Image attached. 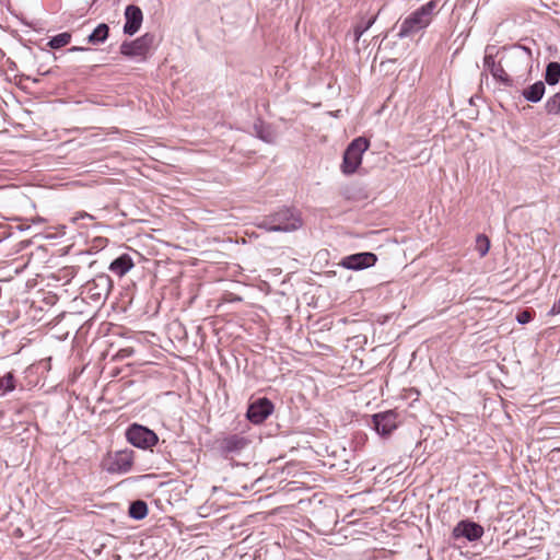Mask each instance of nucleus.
Listing matches in <instances>:
<instances>
[{
	"instance_id": "obj_1",
	"label": "nucleus",
	"mask_w": 560,
	"mask_h": 560,
	"mask_svg": "<svg viewBox=\"0 0 560 560\" xmlns=\"http://www.w3.org/2000/svg\"><path fill=\"white\" fill-rule=\"evenodd\" d=\"M438 7L436 0H430L411 12L401 21L397 36L399 38L410 37L427 28L439 13Z\"/></svg>"
},
{
	"instance_id": "obj_2",
	"label": "nucleus",
	"mask_w": 560,
	"mask_h": 560,
	"mask_svg": "<svg viewBox=\"0 0 560 560\" xmlns=\"http://www.w3.org/2000/svg\"><path fill=\"white\" fill-rule=\"evenodd\" d=\"M303 220L301 213L289 207H282L276 212L266 215L258 224L268 232H293L301 229Z\"/></svg>"
},
{
	"instance_id": "obj_3",
	"label": "nucleus",
	"mask_w": 560,
	"mask_h": 560,
	"mask_svg": "<svg viewBox=\"0 0 560 560\" xmlns=\"http://www.w3.org/2000/svg\"><path fill=\"white\" fill-rule=\"evenodd\" d=\"M532 60L530 48L523 45H515L510 50H506L501 58L508 70L516 79L525 81L523 72H529Z\"/></svg>"
},
{
	"instance_id": "obj_4",
	"label": "nucleus",
	"mask_w": 560,
	"mask_h": 560,
	"mask_svg": "<svg viewBox=\"0 0 560 560\" xmlns=\"http://www.w3.org/2000/svg\"><path fill=\"white\" fill-rule=\"evenodd\" d=\"M370 141L364 137H358L350 142L343 153L341 171L343 174H353L362 163V155L369 149Z\"/></svg>"
},
{
	"instance_id": "obj_5",
	"label": "nucleus",
	"mask_w": 560,
	"mask_h": 560,
	"mask_svg": "<svg viewBox=\"0 0 560 560\" xmlns=\"http://www.w3.org/2000/svg\"><path fill=\"white\" fill-rule=\"evenodd\" d=\"M154 35L145 33L131 42H124L120 45V54L128 58H140L144 60L154 44Z\"/></svg>"
},
{
	"instance_id": "obj_6",
	"label": "nucleus",
	"mask_w": 560,
	"mask_h": 560,
	"mask_svg": "<svg viewBox=\"0 0 560 560\" xmlns=\"http://www.w3.org/2000/svg\"><path fill=\"white\" fill-rule=\"evenodd\" d=\"M250 443V440L243 434H228L217 441V448L223 457L240 454Z\"/></svg>"
},
{
	"instance_id": "obj_7",
	"label": "nucleus",
	"mask_w": 560,
	"mask_h": 560,
	"mask_svg": "<svg viewBox=\"0 0 560 560\" xmlns=\"http://www.w3.org/2000/svg\"><path fill=\"white\" fill-rule=\"evenodd\" d=\"M126 438L130 444L139 448H150L159 441L152 430L136 423L128 428Z\"/></svg>"
},
{
	"instance_id": "obj_8",
	"label": "nucleus",
	"mask_w": 560,
	"mask_h": 560,
	"mask_svg": "<svg viewBox=\"0 0 560 560\" xmlns=\"http://www.w3.org/2000/svg\"><path fill=\"white\" fill-rule=\"evenodd\" d=\"M273 409L271 400L261 397L249 404L246 417L252 423L260 424L273 412Z\"/></svg>"
},
{
	"instance_id": "obj_9",
	"label": "nucleus",
	"mask_w": 560,
	"mask_h": 560,
	"mask_svg": "<svg viewBox=\"0 0 560 560\" xmlns=\"http://www.w3.org/2000/svg\"><path fill=\"white\" fill-rule=\"evenodd\" d=\"M377 261V256L371 252L357 253L345 256L340 266L349 270H363L373 267Z\"/></svg>"
},
{
	"instance_id": "obj_10",
	"label": "nucleus",
	"mask_w": 560,
	"mask_h": 560,
	"mask_svg": "<svg viewBox=\"0 0 560 560\" xmlns=\"http://www.w3.org/2000/svg\"><path fill=\"white\" fill-rule=\"evenodd\" d=\"M372 423L380 435H389L397 428V413L393 410L375 413Z\"/></svg>"
},
{
	"instance_id": "obj_11",
	"label": "nucleus",
	"mask_w": 560,
	"mask_h": 560,
	"mask_svg": "<svg viewBox=\"0 0 560 560\" xmlns=\"http://www.w3.org/2000/svg\"><path fill=\"white\" fill-rule=\"evenodd\" d=\"M482 535V526L471 521H460L453 529V537L455 539L466 538L468 541H474Z\"/></svg>"
},
{
	"instance_id": "obj_12",
	"label": "nucleus",
	"mask_w": 560,
	"mask_h": 560,
	"mask_svg": "<svg viewBox=\"0 0 560 560\" xmlns=\"http://www.w3.org/2000/svg\"><path fill=\"white\" fill-rule=\"evenodd\" d=\"M125 25L124 33L132 36L135 35L141 27L143 21V13L138 5L129 4L125 9Z\"/></svg>"
},
{
	"instance_id": "obj_13",
	"label": "nucleus",
	"mask_w": 560,
	"mask_h": 560,
	"mask_svg": "<svg viewBox=\"0 0 560 560\" xmlns=\"http://www.w3.org/2000/svg\"><path fill=\"white\" fill-rule=\"evenodd\" d=\"M112 289V280L106 275H100L88 284V290L96 301L106 298Z\"/></svg>"
},
{
	"instance_id": "obj_14",
	"label": "nucleus",
	"mask_w": 560,
	"mask_h": 560,
	"mask_svg": "<svg viewBox=\"0 0 560 560\" xmlns=\"http://www.w3.org/2000/svg\"><path fill=\"white\" fill-rule=\"evenodd\" d=\"M133 266H135V264H133V260L130 257V255L122 254L110 262L108 269L114 275L121 278L127 272H129L133 268Z\"/></svg>"
},
{
	"instance_id": "obj_15",
	"label": "nucleus",
	"mask_w": 560,
	"mask_h": 560,
	"mask_svg": "<svg viewBox=\"0 0 560 560\" xmlns=\"http://www.w3.org/2000/svg\"><path fill=\"white\" fill-rule=\"evenodd\" d=\"M545 90V83L542 81H537L533 85L524 89L522 95L526 101L537 103L542 98Z\"/></svg>"
},
{
	"instance_id": "obj_16",
	"label": "nucleus",
	"mask_w": 560,
	"mask_h": 560,
	"mask_svg": "<svg viewBox=\"0 0 560 560\" xmlns=\"http://www.w3.org/2000/svg\"><path fill=\"white\" fill-rule=\"evenodd\" d=\"M502 62L500 60L489 72L505 86H513L515 84L514 79L506 72Z\"/></svg>"
},
{
	"instance_id": "obj_17",
	"label": "nucleus",
	"mask_w": 560,
	"mask_h": 560,
	"mask_svg": "<svg viewBox=\"0 0 560 560\" xmlns=\"http://www.w3.org/2000/svg\"><path fill=\"white\" fill-rule=\"evenodd\" d=\"M132 463L133 459L130 453H118L113 462V465L115 466L113 469L119 472H127L131 469Z\"/></svg>"
},
{
	"instance_id": "obj_18",
	"label": "nucleus",
	"mask_w": 560,
	"mask_h": 560,
	"mask_svg": "<svg viewBox=\"0 0 560 560\" xmlns=\"http://www.w3.org/2000/svg\"><path fill=\"white\" fill-rule=\"evenodd\" d=\"M109 34V27L105 23L98 24L94 31L89 35L88 42L92 45L103 44Z\"/></svg>"
},
{
	"instance_id": "obj_19",
	"label": "nucleus",
	"mask_w": 560,
	"mask_h": 560,
	"mask_svg": "<svg viewBox=\"0 0 560 560\" xmlns=\"http://www.w3.org/2000/svg\"><path fill=\"white\" fill-rule=\"evenodd\" d=\"M254 130L256 136L267 143H273L277 139L276 132L271 129L270 126L265 125L259 121L254 125Z\"/></svg>"
},
{
	"instance_id": "obj_20",
	"label": "nucleus",
	"mask_w": 560,
	"mask_h": 560,
	"mask_svg": "<svg viewBox=\"0 0 560 560\" xmlns=\"http://www.w3.org/2000/svg\"><path fill=\"white\" fill-rule=\"evenodd\" d=\"M148 515V505L142 500L133 501L129 506V516L133 520H143Z\"/></svg>"
},
{
	"instance_id": "obj_21",
	"label": "nucleus",
	"mask_w": 560,
	"mask_h": 560,
	"mask_svg": "<svg viewBox=\"0 0 560 560\" xmlns=\"http://www.w3.org/2000/svg\"><path fill=\"white\" fill-rule=\"evenodd\" d=\"M545 80L549 85H556L560 81V63L552 61L546 67Z\"/></svg>"
},
{
	"instance_id": "obj_22",
	"label": "nucleus",
	"mask_w": 560,
	"mask_h": 560,
	"mask_svg": "<svg viewBox=\"0 0 560 560\" xmlns=\"http://www.w3.org/2000/svg\"><path fill=\"white\" fill-rule=\"evenodd\" d=\"M15 389V376L12 372H8L5 375L0 376V396L13 392Z\"/></svg>"
},
{
	"instance_id": "obj_23",
	"label": "nucleus",
	"mask_w": 560,
	"mask_h": 560,
	"mask_svg": "<svg viewBox=\"0 0 560 560\" xmlns=\"http://www.w3.org/2000/svg\"><path fill=\"white\" fill-rule=\"evenodd\" d=\"M71 40V34L68 32L60 33L50 38L48 42V46L52 49H59L66 45H68Z\"/></svg>"
},
{
	"instance_id": "obj_24",
	"label": "nucleus",
	"mask_w": 560,
	"mask_h": 560,
	"mask_svg": "<svg viewBox=\"0 0 560 560\" xmlns=\"http://www.w3.org/2000/svg\"><path fill=\"white\" fill-rule=\"evenodd\" d=\"M545 109L550 115L560 114V93H556L547 100Z\"/></svg>"
},
{
	"instance_id": "obj_25",
	"label": "nucleus",
	"mask_w": 560,
	"mask_h": 560,
	"mask_svg": "<svg viewBox=\"0 0 560 560\" xmlns=\"http://www.w3.org/2000/svg\"><path fill=\"white\" fill-rule=\"evenodd\" d=\"M376 15L369 19L365 23H359L354 26V42L358 43L361 36L375 23Z\"/></svg>"
},
{
	"instance_id": "obj_26",
	"label": "nucleus",
	"mask_w": 560,
	"mask_h": 560,
	"mask_svg": "<svg viewBox=\"0 0 560 560\" xmlns=\"http://www.w3.org/2000/svg\"><path fill=\"white\" fill-rule=\"evenodd\" d=\"M476 249L479 253L480 257H483L488 254L490 249V241L486 235L480 234L477 236Z\"/></svg>"
},
{
	"instance_id": "obj_27",
	"label": "nucleus",
	"mask_w": 560,
	"mask_h": 560,
	"mask_svg": "<svg viewBox=\"0 0 560 560\" xmlns=\"http://www.w3.org/2000/svg\"><path fill=\"white\" fill-rule=\"evenodd\" d=\"M532 319H533V314L528 310L522 311V312L517 313V315H516V320L522 325L529 323Z\"/></svg>"
},
{
	"instance_id": "obj_28",
	"label": "nucleus",
	"mask_w": 560,
	"mask_h": 560,
	"mask_svg": "<svg viewBox=\"0 0 560 560\" xmlns=\"http://www.w3.org/2000/svg\"><path fill=\"white\" fill-rule=\"evenodd\" d=\"M497 65L494 57L491 54H486L483 58V66L487 70H491Z\"/></svg>"
},
{
	"instance_id": "obj_29",
	"label": "nucleus",
	"mask_w": 560,
	"mask_h": 560,
	"mask_svg": "<svg viewBox=\"0 0 560 560\" xmlns=\"http://www.w3.org/2000/svg\"><path fill=\"white\" fill-rule=\"evenodd\" d=\"M83 50H88V48L73 46L69 49V51H83Z\"/></svg>"
},
{
	"instance_id": "obj_30",
	"label": "nucleus",
	"mask_w": 560,
	"mask_h": 560,
	"mask_svg": "<svg viewBox=\"0 0 560 560\" xmlns=\"http://www.w3.org/2000/svg\"><path fill=\"white\" fill-rule=\"evenodd\" d=\"M231 301H242V298H240V296H235V298H233Z\"/></svg>"
}]
</instances>
